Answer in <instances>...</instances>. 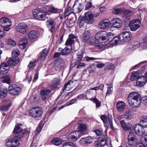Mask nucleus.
<instances>
[{
    "mask_svg": "<svg viewBox=\"0 0 147 147\" xmlns=\"http://www.w3.org/2000/svg\"><path fill=\"white\" fill-rule=\"evenodd\" d=\"M142 101L141 96L137 92H131L128 96V102L129 106L132 108H137L139 107Z\"/></svg>",
    "mask_w": 147,
    "mask_h": 147,
    "instance_id": "nucleus-1",
    "label": "nucleus"
},
{
    "mask_svg": "<svg viewBox=\"0 0 147 147\" xmlns=\"http://www.w3.org/2000/svg\"><path fill=\"white\" fill-rule=\"evenodd\" d=\"M105 135L103 137L100 138V140L99 141L96 143V147H103L106 144L107 146L111 145V140L110 138H107V131L106 130H105Z\"/></svg>",
    "mask_w": 147,
    "mask_h": 147,
    "instance_id": "nucleus-2",
    "label": "nucleus"
},
{
    "mask_svg": "<svg viewBox=\"0 0 147 147\" xmlns=\"http://www.w3.org/2000/svg\"><path fill=\"white\" fill-rule=\"evenodd\" d=\"M43 112L42 109L37 107H33L29 111V114L33 118H36L41 117Z\"/></svg>",
    "mask_w": 147,
    "mask_h": 147,
    "instance_id": "nucleus-3",
    "label": "nucleus"
},
{
    "mask_svg": "<svg viewBox=\"0 0 147 147\" xmlns=\"http://www.w3.org/2000/svg\"><path fill=\"white\" fill-rule=\"evenodd\" d=\"M100 118L103 121L105 125L108 127L110 126V128L113 130H114V128L113 126L112 123V117L111 115H109L108 117L105 115L100 116Z\"/></svg>",
    "mask_w": 147,
    "mask_h": 147,
    "instance_id": "nucleus-4",
    "label": "nucleus"
},
{
    "mask_svg": "<svg viewBox=\"0 0 147 147\" xmlns=\"http://www.w3.org/2000/svg\"><path fill=\"white\" fill-rule=\"evenodd\" d=\"M11 25V21L8 18L3 17L0 20V25L4 27V30L7 31L10 29V27Z\"/></svg>",
    "mask_w": 147,
    "mask_h": 147,
    "instance_id": "nucleus-5",
    "label": "nucleus"
},
{
    "mask_svg": "<svg viewBox=\"0 0 147 147\" xmlns=\"http://www.w3.org/2000/svg\"><path fill=\"white\" fill-rule=\"evenodd\" d=\"M18 137L15 136L13 138L7 139L6 141L7 147H16L19 145Z\"/></svg>",
    "mask_w": 147,
    "mask_h": 147,
    "instance_id": "nucleus-6",
    "label": "nucleus"
},
{
    "mask_svg": "<svg viewBox=\"0 0 147 147\" xmlns=\"http://www.w3.org/2000/svg\"><path fill=\"white\" fill-rule=\"evenodd\" d=\"M107 35V32L105 31L98 32L95 36L96 41H98L100 39L103 41H107L109 40V37Z\"/></svg>",
    "mask_w": 147,
    "mask_h": 147,
    "instance_id": "nucleus-7",
    "label": "nucleus"
},
{
    "mask_svg": "<svg viewBox=\"0 0 147 147\" xmlns=\"http://www.w3.org/2000/svg\"><path fill=\"white\" fill-rule=\"evenodd\" d=\"M141 22L139 19H135L132 20L129 23V26L131 30L136 31L141 26Z\"/></svg>",
    "mask_w": 147,
    "mask_h": 147,
    "instance_id": "nucleus-8",
    "label": "nucleus"
},
{
    "mask_svg": "<svg viewBox=\"0 0 147 147\" xmlns=\"http://www.w3.org/2000/svg\"><path fill=\"white\" fill-rule=\"evenodd\" d=\"M132 35L129 32L125 31L119 35L120 41L128 42L131 39Z\"/></svg>",
    "mask_w": 147,
    "mask_h": 147,
    "instance_id": "nucleus-9",
    "label": "nucleus"
},
{
    "mask_svg": "<svg viewBox=\"0 0 147 147\" xmlns=\"http://www.w3.org/2000/svg\"><path fill=\"white\" fill-rule=\"evenodd\" d=\"M32 12L33 16L37 19L39 20H45V14L40 12L38 9H34Z\"/></svg>",
    "mask_w": 147,
    "mask_h": 147,
    "instance_id": "nucleus-10",
    "label": "nucleus"
},
{
    "mask_svg": "<svg viewBox=\"0 0 147 147\" xmlns=\"http://www.w3.org/2000/svg\"><path fill=\"white\" fill-rule=\"evenodd\" d=\"M17 31L23 34H25L28 31V27L24 23H19L16 27Z\"/></svg>",
    "mask_w": 147,
    "mask_h": 147,
    "instance_id": "nucleus-11",
    "label": "nucleus"
},
{
    "mask_svg": "<svg viewBox=\"0 0 147 147\" xmlns=\"http://www.w3.org/2000/svg\"><path fill=\"white\" fill-rule=\"evenodd\" d=\"M143 127L139 124H135L133 127L135 133L137 135L139 136H142L145 133Z\"/></svg>",
    "mask_w": 147,
    "mask_h": 147,
    "instance_id": "nucleus-12",
    "label": "nucleus"
},
{
    "mask_svg": "<svg viewBox=\"0 0 147 147\" xmlns=\"http://www.w3.org/2000/svg\"><path fill=\"white\" fill-rule=\"evenodd\" d=\"M9 90L10 94L13 95H17L21 91V88L15 84H12L9 86Z\"/></svg>",
    "mask_w": 147,
    "mask_h": 147,
    "instance_id": "nucleus-13",
    "label": "nucleus"
},
{
    "mask_svg": "<svg viewBox=\"0 0 147 147\" xmlns=\"http://www.w3.org/2000/svg\"><path fill=\"white\" fill-rule=\"evenodd\" d=\"M77 38V36H75L72 34H71L69 35V37L67 40L65 45L66 46L72 49V45L74 42V39Z\"/></svg>",
    "mask_w": 147,
    "mask_h": 147,
    "instance_id": "nucleus-14",
    "label": "nucleus"
},
{
    "mask_svg": "<svg viewBox=\"0 0 147 147\" xmlns=\"http://www.w3.org/2000/svg\"><path fill=\"white\" fill-rule=\"evenodd\" d=\"M111 23L113 27L116 28H120L123 24L122 20L119 18H113L111 20Z\"/></svg>",
    "mask_w": 147,
    "mask_h": 147,
    "instance_id": "nucleus-15",
    "label": "nucleus"
},
{
    "mask_svg": "<svg viewBox=\"0 0 147 147\" xmlns=\"http://www.w3.org/2000/svg\"><path fill=\"white\" fill-rule=\"evenodd\" d=\"M81 136V132L76 131L71 133L67 137L68 139L75 141L78 139Z\"/></svg>",
    "mask_w": 147,
    "mask_h": 147,
    "instance_id": "nucleus-16",
    "label": "nucleus"
},
{
    "mask_svg": "<svg viewBox=\"0 0 147 147\" xmlns=\"http://www.w3.org/2000/svg\"><path fill=\"white\" fill-rule=\"evenodd\" d=\"M111 24V22L108 19H105L101 20L98 24V27L101 29L104 30L109 27Z\"/></svg>",
    "mask_w": 147,
    "mask_h": 147,
    "instance_id": "nucleus-17",
    "label": "nucleus"
},
{
    "mask_svg": "<svg viewBox=\"0 0 147 147\" xmlns=\"http://www.w3.org/2000/svg\"><path fill=\"white\" fill-rule=\"evenodd\" d=\"M85 21L87 24H91L94 20L93 18V15L90 12H87L85 14Z\"/></svg>",
    "mask_w": 147,
    "mask_h": 147,
    "instance_id": "nucleus-18",
    "label": "nucleus"
},
{
    "mask_svg": "<svg viewBox=\"0 0 147 147\" xmlns=\"http://www.w3.org/2000/svg\"><path fill=\"white\" fill-rule=\"evenodd\" d=\"M90 32L89 30H85L81 36L82 41L84 43L87 42L90 38Z\"/></svg>",
    "mask_w": 147,
    "mask_h": 147,
    "instance_id": "nucleus-19",
    "label": "nucleus"
},
{
    "mask_svg": "<svg viewBox=\"0 0 147 147\" xmlns=\"http://www.w3.org/2000/svg\"><path fill=\"white\" fill-rule=\"evenodd\" d=\"M47 25L48 27L51 32H53L55 30L56 23L54 20L51 18H49L47 21Z\"/></svg>",
    "mask_w": 147,
    "mask_h": 147,
    "instance_id": "nucleus-20",
    "label": "nucleus"
},
{
    "mask_svg": "<svg viewBox=\"0 0 147 147\" xmlns=\"http://www.w3.org/2000/svg\"><path fill=\"white\" fill-rule=\"evenodd\" d=\"M65 65L64 61L63 59H59L56 61L54 63V67L56 69L59 70L63 68Z\"/></svg>",
    "mask_w": 147,
    "mask_h": 147,
    "instance_id": "nucleus-21",
    "label": "nucleus"
},
{
    "mask_svg": "<svg viewBox=\"0 0 147 147\" xmlns=\"http://www.w3.org/2000/svg\"><path fill=\"white\" fill-rule=\"evenodd\" d=\"M137 141L136 136L134 135L133 132L131 131L129 133L128 137V144L131 145L135 143Z\"/></svg>",
    "mask_w": 147,
    "mask_h": 147,
    "instance_id": "nucleus-22",
    "label": "nucleus"
},
{
    "mask_svg": "<svg viewBox=\"0 0 147 147\" xmlns=\"http://www.w3.org/2000/svg\"><path fill=\"white\" fill-rule=\"evenodd\" d=\"M9 66L6 63H3L0 66V72L3 74L7 73L9 69Z\"/></svg>",
    "mask_w": 147,
    "mask_h": 147,
    "instance_id": "nucleus-23",
    "label": "nucleus"
},
{
    "mask_svg": "<svg viewBox=\"0 0 147 147\" xmlns=\"http://www.w3.org/2000/svg\"><path fill=\"white\" fill-rule=\"evenodd\" d=\"M20 59L18 58L13 57L9 58L7 61V64L10 66L13 67L19 63Z\"/></svg>",
    "mask_w": 147,
    "mask_h": 147,
    "instance_id": "nucleus-24",
    "label": "nucleus"
},
{
    "mask_svg": "<svg viewBox=\"0 0 147 147\" xmlns=\"http://www.w3.org/2000/svg\"><path fill=\"white\" fill-rule=\"evenodd\" d=\"M51 90L47 89L42 90L40 91V96L43 100H45L49 95Z\"/></svg>",
    "mask_w": 147,
    "mask_h": 147,
    "instance_id": "nucleus-25",
    "label": "nucleus"
},
{
    "mask_svg": "<svg viewBox=\"0 0 147 147\" xmlns=\"http://www.w3.org/2000/svg\"><path fill=\"white\" fill-rule=\"evenodd\" d=\"M83 9V7L81 3L77 4L76 2L73 6V10L74 13H80L81 12Z\"/></svg>",
    "mask_w": 147,
    "mask_h": 147,
    "instance_id": "nucleus-26",
    "label": "nucleus"
},
{
    "mask_svg": "<svg viewBox=\"0 0 147 147\" xmlns=\"http://www.w3.org/2000/svg\"><path fill=\"white\" fill-rule=\"evenodd\" d=\"M28 42V39L26 37H23L20 39L19 43V47L22 49H24L26 47Z\"/></svg>",
    "mask_w": 147,
    "mask_h": 147,
    "instance_id": "nucleus-27",
    "label": "nucleus"
},
{
    "mask_svg": "<svg viewBox=\"0 0 147 147\" xmlns=\"http://www.w3.org/2000/svg\"><path fill=\"white\" fill-rule=\"evenodd\" d=\"M117 109L119 112L123 111L125 107V104L124 102L121 101H119L117 104Z\"/></svg>",
    "mask_w": 147,
    "mask_h": 147,
    "instance_id": "nucleus-28",
    "label": "nucleus"
},
{
    "mask_svg": "<svg viewBox=\"0 0 147 147\" xmlns=\"http://www.w3.org/2000/svg\"><path fill=\"white\" fill-rule=\"evenodd\" d=\"M140 124L144 127H147V115H144L141 117L140 119Z\"/></svg>",
    "mask_w": 147,
    "mask_h": 147,
    "instance_id": "nucleus-29",
    "label": "nucleus"
},
{
    "mask_svg": "<svg viewBox=\"0 0 147 147\" xmlns=\"http://www.w3.org/2000/svg\"><path fill=\"white\" fill-rule=\"evenodd\" d=\"M72 49L66 46V47L63 49L61 47L59 48L58 51L61 52L62 55H66L69 54Z\"/></svg>",
    "mask_w": 147,
    "mask_h": 147,
    "instance_id": "nucleus-30",
    "label": "nucleus"
},
{
    "mask_svg": "<svg viewBox=\"0 0 147 147\" xmlns=\"http://www.w3.org/2000/svg\"><path fill=\"white\" fill-rule=\"evenodd\" d=\"M119 40H120L119 35L118 37H115L112 40L105 45L108 47H111L117 44Z\"/></svg>",
    "mask_w": 147,
    "mask_h": 147,
    "instance_id": "nucleus-31",
    "label": "nucleus"
},
{
    "mask_svg": "<svg viewBox=\"0 0 147 147\" xmlns=\"http://www.w3.org/2000/svg\"><path fill=\"white\" fill-rule=\"evenodd\" d=\"M38 33L37 31L32 30L30 31L28 34V38L30 39H34L37 37Z\"/></svg>",
    "mask_w": 147,
    "mask_h": 147,
    "instance_id": "nucleus-32",
    "label": "nucleus"
},
{
    "mask_svg": "<svg viewBox=\"0 0 147 147\" xmlns=\"http://www.w3.org/2000/svg\"><path fill=\"white\" fill-rule=\"evenodd\" d=\"M60 80L59 78H55L53 80L52 84L51 86L53 89H55L58 87L59 84Z\"/></svg>",
    "mask_w": 147,
    "mask_h": 147,
    "instance_id": "nucleus-33",
    "label": "nucleus"
},
{
    "mask_svg": "<svg viewBox=\"0 0 147 147\" xmlns=\"http://www.w3.org/2000/svg\"><path fill=\"white\" fill-rule=\"evenodd\" d=\"M132 115L130 110L125 111L124 115V117L125 119L129 120L132 118Z\"/></svg>",
    "mask_w": 147,
    "mask_h": 147,
    "instance_id": "nucleus-34",
    "label": "nucleus"
},
{
    "mask_svg": "<svg viewBox=\"0 0 147 147\" xmlns=\"http://www.w3.org/2000/svg\"><path fill=\"white\" fill-rule=\"evenodd\" d=\"M78 127L79 129V131H78L81 132V135L82 134H83L86 132V125L82 123H80L79 124Z\"/></svg>",
    "mask_w": 147,
    "mask_h": 147,
    "instance_id": "nucleus-35",
    "label": "nucleus"
},
{
    "mask_svg": "<svg viewBox=\"0 0 147 147\" xmlns=\"http://www.w3.org/2000/svg\"><path fill=\"white\" fill-rule=\"evenodd\" d=\"M7 93L6 89L0 88V98H3L6 96Z\"/></svg>",
    "mask_w": 147,
    "mask_h": 147,
    "instance_id": "nucleus-36",
    "label": "nucleus"
},
{
    "mask_svg": "<svg viewBox=\"0 0 147 147\" xmlns=\"http://www.w3.org/2000/svg\"><path fill=\"white\" fill-rule=\"evenodd\" d=\"M11 76L9 75L5 76L1 79V81L3 83H6L9 84L10 82Z\"/></svg>",
    "mask_w": 147,
    "mask_h": 147,
    "instance_id": "nucleus-37",
    "label": "nucleus"
},
{
    "mask_svg": "<svg viewBox=\"0 0 147 147\" xmlns=\"http://www.w3.org/2000/svg\"><path fill=\"white\" fill-rule=\"evenodd\" d=\"M62 142L61 140L60 139L58 138H54L51 141V142L53 144L56 146L60 145L62 143Z\"/></svg>",
    "mask_w": 147,
    "mask_h": 147,
    "instance_id": "nucleus-38",
    "label": "nucleus"
},
{
    "mask_svg": "<svg viewBox=\"0 0 147 147\" xmlns=\"http://www.w3.org/2000/svg\"><path fill=\"white\" fill-rule=\"evenodd\" d=\"M140 140L143 145L147 147V135L145 134L140 138Z\"/></svg>",
    "mask_w": 147,
    "mask_h": 147,
    "instance_id": "nucleus-39",
    "label": "nucleus"
},
{
    "mask_svg": "<svg viewBox=\"0 0 147 147\" xmlns=\"http://www.w3.org/2000/svg\"><path fill=\"white\" fill-rule=\"evenodd\" d=\"M11 105L9 104L6 105H0V110L1 111H7L9 110Z\"/></svg>",
    "mask_w": 147,
    "mask_h": 147,
    "instance_id": "nucleus-40",
    "label": "nucleus"
},
{
    "mask_svg": "<svg viewBox=\"0 0 147 147\" xmlns=\"http://www.w3.org/2000/svg\"><path fill=\"white\" fill-rule=\"evenodd\" d=\"M59 10V9L56 8L53 6H50L49 8V11L50 12L53 13H58Z\"/></svg>",
    "mask_w": 147,
    "mask_h": 147,
    "instance_id": "nucleus-41",
    "label": "nucleus"
},
{
    "mask_svg": "<svg viewBox=\"0 0 147 147\" xmlns=\"http://www.w3.org/2000/svg\"><path fill=\"white\" fill-rule=\"evenodd\" d=\"M139 76V74L138 72H135L133 73L131 75L130 80L132 81H134L137 80Z\"/></svg>",
    "mask_w": 147,
    "mask_h": 147,
    "instance_id": "nucleus-42",
    "label": "nucleus"
},
{
    "mask_svg": "<svg viewBox=\"0 0 147 147\" xmlns=\"http://www.w3.org/2000/svg\"><path fill=\"white\" fill-rule=\"evenodd\" d=\"M72 88L71 86L69 84H68L67 82L64 85V88L62 90L61 92V95H62L65 89L68 91Z\"/></svg>",
    "mask_w": 147,
    "mask_h": 147,
    "instance_id": "nucleus-43",
    "label": "nucleus"
},
{
    "mask_svg": "<svg viewBox=\"0 0 147 147\" xmlns=\"http://www.w3.org/2000/svg\"><path fill=\"white\" fill-rule=\"evenodd\" d=\"M123 13L127 16H131L134 14V11H130L128 9H125L123 11Z\"/></svg>",
    "mask_w": 147,
    "mask_h": 147,
    "instance_id": "nucleus-44",
    "label": "nucleus"
},
{
    "mask_svg": "<svg viewBox=\"0 0 147 147\" xmlns=\"http://www.w3.org/2000/svg\"><path fill=\"white\" fill-rule=\"evenodd\" d=\"M73 13H74L73 7L72 9L70 7L67 6L65 10V14L66 16H68Z\"/></svg>",
    "mask_w": 147,
    "mask_h": 147,
    "instance_id": "nucleus-45",
    "label": "nucleus"
},
{
    "mask_svg": "<svg viewBox=\"0 0 147 147\" xmlns=\"http://www.w3.org/2000/svg\"><path fill=\"white\" fill-rule=\"evenodd\" d=\"M20 53V52L18 49H15L13 50L12 51V56L13 57L15 58L18 57Z\"/></svg>",
    "mask_w": 147,
    "mask_h": 147,
    "instance_id": "nucleus-46",
    "label": "nucleus"
},
{
    "mask_svg": "<svg viewBox=\"0 0 147 147\" xmlns=\"http://www.w3.org/2000/svg\"><path fill=\"white\" fill-rule=\"evenodd\" d=\"M6 43L7 45H11L12 47H14L16 44L15 41L9 38L7 39Z\"/></svg>",
    "mask_w": 147,
    "mask_h": 147,
    "instance_id": "nucleus-47",
    "label": "nucleus"
},
{
    "mask_svg": "<svg viewBox=\"0 0 147 147\" xmlns=\"http://www.w3.org/2000/svg\"><path fill=\"white\" fill-rule=\"evenodd\" d=\"M20 125H16L13 131V133L14 134H17L20 132L22 129L20 127Z\"/></svg>",
    "mask_w": 147,
    "mask_h": 147,
    "instance_id": "nucleus-48",
    "label": "nucleus"
},
{
    "mask_svg": "<svg viewBox=\"0 0 147 147\" xmlns=\"http://www.w3.org/2000/svg\"><path fill=\"white\" fill-rule=\"evenodd\" d=\"M78 58H77V61L80 62L83 56V53L82 51L81 50L79 51L78 54Z\"/></svg>",
    "mask_w": 147,
    "mask_h": 147,
    "instance_id": "nucleus-49",
    "label": "nucleus"
},
{
    "mask_svg": "<svg viewBox=\"0 0 147 147\" xmlns=\"http://www.w3.org/2000/svg\"><path fill=\"white\" fill-rule=\"evenodd\" d=\"M63 147H76L74 143L71 142H67L64 144Z\"/></svg>",
    "mask_w": 147,
    "mask_h": 147,
    "instance_id": "nucleus-50",
    "label": "nucleus"
},
{
    "mask_svg": "<svg viewBox=\"0 0 147 147\" xmlns=\"http://www.w3.org/2000/svg\"><path fill=\"white\" fill-rule=\"evenodd\" d=\"M132 128V126L131 124L130 123H126L125 126L123 127V129L124 130L127 131L128 130H131Z\"/></svg>",
    "mask_w": 147,
    "mask_h": 147,
    "instance_id": "nucleus-51",
    "label": "nucleus"
},
{
    "mask_svg": "<svg viewBox=\"0 0 147 147\" xmlns=\"http://www.w3.org/2000/svg\"><path fill=\"white\" fill-rule=\"evenodd\" d=\"M94 132L96 133V135L97 136V137L98 138H100V136H102V137H104V136L102 135V131L100 130L99 129L95 130Z\"/></svg>",
    "mask_w": 147,
    "mask_h": 147,
    "instance_id": "nucleus-52",
    "label": "nucleus"
},
{
    "mask_svg": "<svg viewBox=\"0 0 147 147\" xmlns=\"http://www.w3.org/2000/svg\"><path fill=\"white\" fill-rule=\"evenodd\" d=\"M92 100L94 102H95L96 103V107L97 108H98L100 107L101 102L100 101H99L96 98H95L92 99Z\"/></svg>",
    "mask_w": 147,
    "mask_h": 147,
    "instance_id": "nucleus-53",
    "label": "nucleus"
},
{
    "mask_svg": "<svg viewBox=\"0 0 147 147\" xmlns=\"http://www.w3.org/2000/svg\"><path fill=\"white\" fill-rule=\"evenodd\" d=\"M123 12L122 10L121 9H116L113 10V13L115 14L118 15L120 14Z\"/></svg>",
    "mask_w": 147,
    "mask_h": 147,
    "instance_id": "nucleus-54",
    "label": "nucleus"
},
{
    "mask_svg": "<svg viewBox=\"0 0 147 147\" xmlns=\"http://www.w3.org/2000/svg\"><path fill=\"white\" fill-rule=\"evenodd\" d=\"M146 83L145 82L143 81H136V84L137 86L141 87L143 86Z\"/></svg>",
    "mask_w": 147,
    "mask_h": 147,
    "instance_id": "nucleus-55",
    "label": "nucleus"
},
{
    "mask_svg": "<svg viewBox=\"0 0 147 147\" xmlns=\"http://www.w3.org/2000/svg\"><path fill=\"white\" fill-rule=\"evenodd\" d=\"M86 66V64L84 63L83 62H79L78 64L77 68V69H82Z\"/></svg>",
    "mask_w": 147,
    "mask_h": 147,
    "instance_id": "nucleus-56",
    "label": "nucleus"
},
{
    "mask_svg": "<svg viewBox=\"0 0 147 147\" xmlns=\"http://www.w3.org/2000/svg\"><path fill=\"white\" fill-rule=\"evenodd\" d=\"M144 81L146 82V80L145 77L143 76H139L138 78L136 80L137 81Z\"/></svg>",
    "mask_w": 147,
    "mask_h": 147,
    "instance_id": "nucleus-57",
    "label": "nucleus"
},
{
    "mask_svg": "<svg viewBox=\"0 0 147 147\" xmlns=\"http://www.w3.org/2000/svg\"><path fill=\"white\" fill-rule=\"evenodd\" d=\"M86 138L87 144H90L93 142V139L91 137H88Z\"/></svg>",
    "mask_w": 147,
    "mask_h": 147,
    "instance_id": "nucleus-58",
    "label": "nucleus"
},
{
    "mask_svg": "<svg viewBox=\"0 0 147 147\" xmlns=\"http://www.w3.org/2000/svg\"><path fill=\"white\" fill-rule=\"evenodd\" d=\"M95 47L97 49H101L102 50H103L104 49L103 48V45L101 44L96 43L95 45Z\"/></svg>",
    "mask_w": 147,
    "mask_h": 147,
    "instance_id": "nucleus-59",
    "label": "nucleus"
},
{
    "mask_svg": "<svg viewBox=\"0 0 147 147\" xmlns=\"http://www.w3.org/2000/svg\"><path fill=\"white\" fill-rule=\"evenodd\" d=\"M113 89L112 86L111 85H110V86L108 88L107 90V95H109L112 92V90Z\"/></svg>",
    "mask_w": 147,
    "mask_h": 147,
    "instance_id": "nucleus-60",
    "label": "nucleus"
},
{
    "mask_svg": "<svg viewBox=\"0 0 147 147\" xmlns=\"http://www.w3.org/2000/svg\"><path fill=\"white\" fill-rule=\"evenodd\" d=\"M35 61L34 59L32 60V61H30L28 65V67H29V68L34 67Z\"/></svg>",
    "mask_w": 147,
    "mask_h": 147,
    "instance_id": "nucleus-61",
    "label": "nucleus"
},
{
    "mask_svg": "<svg viewBox=\"0 0 147 147\" xmlns=\"http://www.w3.org/2000/svg\"><path fill=\"white\" fill-rule=\"evenodd\" d=\"M86 97V94H79L77 97L78 99L81 100L85 98Z\"/></svg>",
    "mask_w": 147,
    "mask_h": 147,
    "instance_id": "nucleus-62",
    "label": "nucleus"
},
{
    "mask_svg": "<svg viewBox=\"0 0 147 147\" xmlns=\"http://www.w3.org/2000/svg\"><path fill=\"white\" fill-rule=\"evenodd\" d=\"M140 42H135L134 45L133 46V48L134 49V50H136L140 46Z\"/></svg>",
    "mask_w": 147,
    "mask_h": 147,
    "instance_id": "nucleus-63",
    "label": "nucleus"
},
{
    "mask_svg": "<svg viewBox=\"0 0 147 147\" xmlns=\"http://www.w3.org/2000/svg\"><path fill=\"white\" fill-rule=\"evenodd\" d=\"M80 144L82 145L87 144L86 138H83L80 140Z\"/></svg>",
    "mask_w": 147,
    "mask_h": 147,
    "instance_id": "nucleus-64",
    "label": "nucleus"
}]
</instances>
